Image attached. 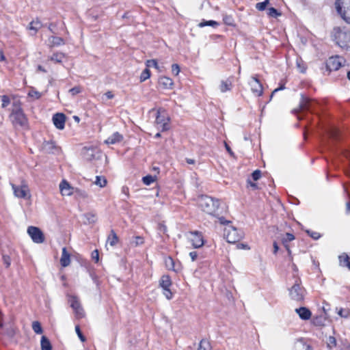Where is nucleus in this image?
<instances>
[{
    "label": "nucleus",
    "mask_w": 350,
    "mask_h": 350,
    "mask_svg": "<svg viewBox=\"0 0 350 350\" xmlns=\"http://www.w3.org/2000/svg\"><path fill=\"white\" fill-rule=\"evenodd\" d=\"M332 38L336 44L341 49L344 50L350 49V31L347 28H334Z\"/></svg>",
    "instance_id": "nucleus-1"
},
{
    "label": "nucleus",
    "mask_w": 350,
    "mask_h": 350,
    "mask_svg": "<svg viewBox=\"0 0 350 350\" xmlns=\"http://www.w3.org/2000/svg\"><path fill=\"white\" fill-rule=\"evenodd\" d=\"M198 205L201 209L210 215H213L219 208L218 200L213 199L211 197L202 196L198 199Z\"/></svg>",
    "instance_id": "nucleus-2"
},
{
    "label": "nucleus",
    "mask_w": 350,
    "mask_h": 350,
    "mask_svg": "<svg viewBox=\"0 0 350 350\" xmlns=\"http://www.w3.org/2000/svg\"><path fill=\"white\" fill-rule=\"evenodd\" d=\"M317 105L318 103L316 100L301 95L299 109H295L293 111L297 115V118L301 120L304 118L302 115L304 111H308L313 112Z\"/></svg>",
    "instance_id": "nucleus-3"
},
{
    "label": "nucleus",
    "mask_w": 350,
    "mask_h": 350,
    "mask_svg": "<svg viewBox=\"0 0 350 350\" xmlns=\"http://www.w3.org/2000/svg\"><path fill=\"white\" fill-rule=\"evenodd\" d=\"M170 118L165 110L159 109L157 110L155 120V124L158 130L166 131L170 129Z\"/></svg>",
    "instance_id": "nucleus-4"
},
{
    "label": "nucleus",
    "mask_w": 350,
    "mask_h": 350,
    "mask_svg": "<svg viewBox=\"0 0 350 350\" xmlns=\"http://www.w3.org/2000/svg\"><path fill=\"white\" fill-rule=\"evenodd\" d=\"M336 8L341 17L350 23V0H336Z\"/></svg>",
    "instance_id": "nucleus-5"
},
{
    "label": "nucleus",
    "mask_w": 350,
    "mask_h": 350,
    "mask_svg": "<svg viewBox=\"0 0 350 350\" xmlns=\"http://www.w3.org/2000/svg\"><path fill=\"white\" fill-rule=\"evenodd\" d=\"M301 284L300 279L297 278L293 286L289 289V295L291 299L295 301H301L304 297L305 290L301 286Z\"/></svg>",
    "instance_id": "nucleus-6"
},
{
    "label": "nucleus",
    "mask_w": 350,
    "mask_h": 350,
    "mask_svg": "<svg viewBox=\"0 0 350 350\" xmlns=\"http://www.w3.org/2000/svg\"><path fill=\"white\" fill-rule=\"evenodd\" d=\"M340 139L338 130L334 127L327 129L326 135L321 137V143L323 146H329V142L334 143Z\"/></svg>",
    "instance_id": "nucleus-7"
},
{
    "label": "nucleus",
    "mask_w": 350,
    "mask_h": 350,
    "mask_svg": "<svg viewBox=\"0 0 350 350\" xmlns=\"http://www.w3.org/2000/svg\"><path fill=\"white\" fill-rule=\"evenodd\" d=\"M11 186L15 197L25 199L31 198V196L30 190L26 183H23L21 186H16L14 184H11Z\"/></svg>",
    "instance_id": "nucleus-8"
},
{
    "label": "nucleus",
    "mask_w": 350,
    "mask_h": 350,
    "mask_svg": "<svg viewBox=\"0 0 350 350\" xmlns=\"http://www.w3.org/2000/svg\"><path fill=\"white\" fill-rule=\"evenodd\" d=\"M224 237L228 243H234L239 241L243 237V235L234 227L228 226L225 228Z\"/></svg>",
    "instance_id": "nucleus-9"
},
{
    "label": "nucleus",
    "mask_w": 350,
    "mask_h": 350,
    "mask_svg": "<svg viewBox=\"0 0 350 350\" xmlns=\"http://www.w3.org/2000/svg\"><path fill=\"white\" fill-rule=\"evenodd\" d=\"M77 318L81 319L85 317V312L80 301L75 296H70L68 300Z\"/></svg>",
    "instance_id": "nucleus-10"
},
{
    "label": "nucleus",
    "mask_w": 350,
    "mask_h": 350,
    "mask_svg": "<svg viewBox=\"0 0 350 350\" xmlns=\"http://www.w3.org/2000/svg\"><path fill=\"white\" fill-rule=\"evenodd\" d=\"M27 233L34 243H42L44 241V236L42 232L37 227H28Z\"/></svg>",
    "instance_id": "nucleus-11"
},
{
    "label": "nucleus",
    "mask_w": 350,
    "mask_h": 350,
    "mask_svg": "<svg viewBox=\"0 0 350 350\" xmlns=\"http://www.w3.org/2000/svg\"><path fill=\"white\" fill-rule=\"evenodd\" d=\"M345 62L343 59L339 56L331 57L327 62V68L329 70H337Z\"/></svg>",
    "instance_id": "nucleus-12"
},
{
    "label": "nucleus",
    "mask_w": 350,
    "mask_h": 350,
    "mask_svg": "<svg viewBox=\"0 0 350 350\" xmlns=\"http://www.w3.org/2000/svg\"><path fill=\"white\" fill-rule=\"evenodd\" d=\"M249 84L251 87L252 92L255 96H260L262 94V85L256 77H252L250 81L249 82Z\"/></svg>",
    "instance_id": "nucleus-13"
},
{
    "label": "nucleus",
    "mask_w": 350,
    "mask_h": 350,
    "mask_svg": "<svg viewBox=\"0 0 350 350\" xmlns=\"http://www.w3.org/2000/svg\"><path fill=\"white\" fill-rule=\"evenodd\" d=\"M60 193L63 196H70L75 193V187H73L66 180H63L59 185Z\"/></svg>",
    "instance_id": "nucleus-14"
},
{
    "label": "nucleus",
    "mask_w": 350,
    "mask_h": 350,
    "mask_svg": "<svg viewBox=\"0 0 350 350\" xmlns=\"http://www.w3.org/2000/svg\"><path fill=\"white\" fill-rule=\"evenodd\" d=\"M11 117L14 123L21 126H23L26 124L27 120L25 116L20 108L13 110Z\"/></svg>",
    "instance_id": "nucleus-15"
},
{
    "label": "nucleus",
    "mask_w": 350,
    "mask_h": 350,
    "mask_svg": "<svg viewBox=\"0 0 350 350\" xmlns=\"http://www.w3.org/2000/svg\"><path fill=\"white\" fill-rule=\"evenodd\" d=\"M189 234L190 236L189 239L191 242V244L193 246V247L198 248L204 245V239L200 233H199L197 231H195L190 232Z\"/></svg>",
    "instance_id": "nucleus-16"
},
{
    "label": "nucleus",
    "mask_w": 350,
    "mask_h": 350,
    "mask_svg": "<svg viewBox=\"0 0 350 350\" xmlns=\"http://www.w3.org/2000/svg\"><path fill=\"white\" fill-rule=\"evenodd\" d=\"M66 116L64 113H57L53 116V122L55 127L59 130L64 128Z\"/></svg>",
    "instance_id": "nucleus-17"
},
{
    "label": "nucleus",
    "mask_w": 350,
    "mask_h": 350,
    "mask_svg": "<svg viewBox=\"0 0 350 350\" xmlns=\"http://www.w3.org/2000/svg\"><path fill=\"white\" fill-rule=\"evenodd\" d=\"M42 150L46 153H55L61 152L62 148L57 146L54 142H46L42 146Z\"/></svg>",
    "instance_id": "nucleus-18"
},
{
    "label": "nucleus",
    "mask_w": 350,
    "mask_h": 350,
    "mask_svg": "<svg viewBox=\"0 0 350 350\" xmlns=\"http://www.w3.org/2000/svg\"><path fill=\"white\" fill-rule=\"evenodd\" d=\"M122 135L118 132H115L105 141V143L106 144H116L122 142Z\"/></svg>",
    "instance_id": "nucleus-19"
},
{
    "label": "nucleus",
    "mask_w": 350,
    "mask_h": 350,
    "mask_svg": "<svg viewBox=\"0 0 350 350\" xmlns=\"http://www.w3.org/2000/svg\"><path fill=\"white\" fill-rule=\"evenodd\" d=\"M70 255L68 252L66 247L62 249V254L60 258V263L62 267H66L70 265Z\"/></svg>",
    "instance_id": "nucleus-20"
},
{
    "label": "nucleus",
    "mask_w": 350,
    "mask_h": 350,
    "mask_svg": "<svg viewBox=\"0 0 350 350\" xmlns=\"http://www.w3.org/2000/svg\"><path fill=\"white\" fill-rule=\"evenodd\" d=\"M295 312L299 314V317L304 320H308L311 317V312L305 307L296 308Z\"/></svg>",
    "instance_id": "nucleus-21"
},
{
    "label": "nucleus",
    "mask_w": 350,
    "mask_h": 350,
    "mask_svg": "<svg viewBox=\"0 0 350 350\" xmlns=\"http://www.w3.org/2000/svg\"><path fill=\"white\" fill-rule=\"evenodd\" d=\"M159 83L164 89H171L173 85L172 79L167 77H161L159 79Z\"/></svg>",
    "instance_id": "nucleus-22"
},
{
    "label": "nucleus",
    "mask_w": 350,
    "mask_h": 350,
    "mask_svg": "<svg viewBox=\"0 0 350 350\" xmlns=\"http://www.w3.org/2000/svg\"><path fill=\"white\" fill-rule=\"evenodd\" d=\"M160 286L164 288H168L172 285V281L169 275H163L159 280Z\"/></svg>",
    "instance_id": "nucleus-23"
},
{
    "label": "nucleus",
    "mask_w": 350,
    "mask_h": 350,
    "mask_svg": "<svg viewBox=\"0 0 350 350\" xmlns=\"http://www.w3.org/2000/svg\"><path fill=\"white\" fill-rule=\"evenodd\" d=\"M49 42L50 43V46H58L64 44V40L60 38L57 36H51L49 38Z\"/></svg>",
    "instance_id": "nucleus-24"
},
{
    "label": "nucleus",
    "mask_w": 350,
    "mask_h": 350,
    "mask_svg": "<svg viewBox=\"0 0 350 350\" xmlns=\"http://www.w3.org/2000/svg\"><path fill=\"white\" fill-rule=\"evenodd\" d=\"M83 217L86 219V221H84L86 224H94L97 221V215L94 212L84 214Z\"/></svg>",
    "instance_id": "nucleus-25"
},
{
    "label": "nucleus",
    "mask_w": 350,
    "mask_h": 350,
    "mask_svg": "<svg viewBox=\"0 0 350 350\" xmlns=\"http://www.w3.org/2000/svg\"><path fill=\"white\" fill-rule=\"evenodd\" d=\"M42 27V24L38 20L32 21L29 23V29L33 31V34L36 33L38 29Z\"/></svg>",
    "instance_id": "nucleus-26"
},
{
    "label": "nucleus",
    "mask_w": 350,
    "mask_h": 350,
    "mask_svg": "<svg viewBox=\"0 0 350 350\" xmlns=\"http://www.w3.org/2000/svg\"><path fill=\"white\" fill-rule=\"evenodd\" d=\"M40 345L42 350H51L52 349L49 340L45 336H42Z\"/></svg>",
    "instance_id": "nucleus-27"
},
{
    "label": "nucleus",
    "mask_w": 350,
    "mask_h": 350,
    "mask_svg": "<svg viewBox=\"0 0 350 350\" xmlns=\"http://www.w3.org/2000/svg\"><path fill=\"white\" fill-rule=\"evenodd\" d=\"M232 88V81L230 79H227L226 81H222L221 82L219 89L221 92H225L228 91Z\"/></svg>",
    "instance_id": "nucleus-28"
},
{
    "label": "nucleus",
    "mask_w": 350,
    "mask_h": 350,
    "mask_svg": "<svg viewBox=\"0 0 350 350\" xmlns=\"http://www.w3.org/2000/svg\"><path fill=\"white\" fill-rule=\"evenodd\" d=\"M65 57V55L62 53H55L53 54L51 56L49 57V60L54 62L55 63H60L62 62L63 59Z\"/></svg>",
    "instance_id": "nucleus-29"
},
{
    "label": "nucleus",
    "mask_w": 350,
    "mask_h": 350,
    "mask_svg": "<svg viewBox=\"0 0 350 350\" xmlns=\"http://www.w3.org/2000/svg\"><path fill=\"white\" fill-rule=\"evenodd\" d=\"M107 179L105 178V176H96V180L94 182V183L96 185L99 186L100 187H105L106 185H107Z\"/></svg>",
    "instance_id": "nucleus-30"
},
{
    "label": "nucleus",
    "mask_w": 350,
    "mask_h": 350,
    "mask_svg": "<svg viewBox=\"0 0 350 350\" xmlns=\"http://www.w3.org/2000/svg\"><path fill=\"white\" fill-rule=\"evenodd\" d=\"M118 241V237L113 230L111 231L110 235L108 237L107 242L111 246H114Z\"/></svg>",
    "instance_id": "nucleus-31"
},
{
    "label": "nucleus",
    "mask_w": 350,
    "mask_h": 350,
    "mask_svg": "<svg viewBox=\"0 0 350 350\" xmlns=\"http://www.w3.org/2000/svg\"><path fill=\"white\" fill-rule=\"evenodd\" d=\"M165 264L167 269L169 270H174L177 271L175 268V264L174 260L171 257H167L165 260Z\"/></svg>",
    "instance_id": "nucleus-32"
},
{
    "label": "nucleus",
    "mask_w": 350,
    "mask_h": 350,
    "mask_svg": "<svg viewBox=\"0 0 350 350\" xmlns=\"http://www.w3.org/2000/svg\"><path fill=\"white\" fill-rule=\"evenodd\" d=\"M295 239V236L291 233H286L284 237L282 239V244L284 245H288V242L292 241Z\"/></svg>",
    "instance_id": "nucleus-33"
},
{
    "label": "nucleus",
    "mask_w": 350,
    "mask_h": 350,
    "mask_svg": "<svg viewBox=\"0 0 350 350\" xmlns=\"http://www.w3.org/2000/svg\"><path fill=\"white\" fill-rule=\"evenodd\" d=\"M211 345L206 340H202L200 342L198 350H211Z\"/></svg>",
    "instance_id": "nucleus-34"
},
{
    "label": "nucleus",
    "mask_w": 350,
    "mask_h": 350,
    "mask_svg": "<svg viewBox=\"0 0 350 350\" xmlns=\"http://www.w3.org/2000/svg\"><path fill=\"white\" fill-rule=\"evenodd\" d=\"M336 346V340L334 336H329L327 340V347L329 350L333 349Z\"/></svg>",
    "instance_id": "nucleus-35"
},
{
    "label": "nucleus",
    "mask_w": 350,
    "mask_h": 350,
    "mask_svg": "<svg viewBox=\"0 0 350 350\" xmlns=\"http://www.w3.org/2000/svg\"><path fill=\"white\" fill-rule=\"evenodd\" d=\"M32 329L36 334H40L42 333V328L38 321H33L32 323Z\"/></svg>",
    "instance_id": "nucleus-36"
},
{
    "label": "nucleus",
    "mask_w": 350,
    "mask_h": 350,
    "mask_svg": "<svg viewBox=\"0 0 350 350\" xmlns=\"http://www.w3.org/2000/svg\"><path fill=\"white\" fill-rule=\"evenodd\" d=\"M156 180V177L154 176L148 175L143 178V183L146 185H150L151 183H154Z\"/></svg>",
    "instance_id": "nucleus-37"
},
{
    "label": "nucleus",
    "mask_w": 350,
    "mask_h": 350,
    "mask_svg": "<svg viewBox=\"0 0 350 350\" xmlns=\"http://www.w3.org/2000/svg\"><path fill=\"white\" fill-rule=\"evenodd\" d=\"M150 76V72L149 70V69L148 68H146L145 70H143V72H142L141 75H140V81L141 82H143L144 81H146V79H148Z\"/></svg>",
    "instance_id": "nucleus-38"
},
{
    "label": "nucleus",
    "mask_w": 350,
    "mask_h": 350,
    "mask_svg": "<svg viewBox=\"0 0 350 350\" xmlns=\"http://www.w3.org/2000/svg\"><path fill=\"white\" fill-rule=\"evenodd\" d=\"M144 243V239L141 237H135L134 240L131 241V244L133 246L137 247L138 245H142Z\"/></svg>",
    "instance_id": "nucleus-39"
},
{
    "label": "nucleus",
    "mask_w": 350,
    "mask_h": 350,
    "mask_svg": "<svg viewBox=\"0 0 350 350\" xmlns=\"http://www.w3.org/2000/svg\"><path fill=\"white\" fill-rule=\"evenodd\" d=\"M0 102H1V107H6L10 103V100L8 96H0Z\"/></svg>",
    "instance_id": "nucleus-40"
},
{
    "label": "nucleus",
    "mask_w": 350,
    "mask_h": 350,
    "mask_svg": "<svg viewBox=\"0 0 350 350\" xmlns=\"http://www.w3.org/2000/svg\"><path fill=\"white\" fill-rule=\"evenodd\" d=\"M267 14L269 16L276 18L278 16L280 15V13L278 12V11L275 8H269L267 10Z\"/></svg>",
    "instance_id": "nucleus-41"
},
{
    "label": "nucleus",
    "mask_w": 350,
    "mask_h": 350,
    "mask_svg": "<svg viewBox=\"0 0 350 350\" xmlns=\"http://www.w3.org/2000/svg\"><path fill=\"white\" fill-rule=\"evenodd\" d=\"M218 25V23L215 21H208L205 22H202L199 24V26L202 27L204 26H212L217 27Z\"/></svg>",
    "instance_id": "nucleus-42"
},
{
    "label": "nucleus",
    "mask_w": 350,
    "mask_h": 350,
    "mask_svg": "<svg viewBox=\"0 0 350 350\" xmlns=\"http://www.w3.org/2000/svg\"><path fill=\"white\" fill-rule=\"evenodd\" d=\"M28 96L35 99H38L41 97V93L35 90H31L28 93Z\"/></svg>",
    "instance_id": "nucleus-43"
},
{
    "label": "nucleus",
    "mask_w": 350,
    "mask_h": 350,
    "mask_svg": "<svg viewBox=\"0 0 350 350\" xmlns=\"http://www.w3.org/2000/svg\"><path fill=\"white\" fill-rule=\"evenodd\" d=\"M269 4L268 1H265L263 2L258 3L256 5V8L260 11L264 10L267 5Z\"/></svg>",
    "instance_id": "nucleus-44"
},
{
    "label": "nucleus",
    "mask_w": 350,
    "mask_h": 350,
    "mask_svg": "<svg viewBox=\"0 0 350 350\" xmlns=\"http://www.w3.org/2000/svg\"><path fill=\"white\" fill-rule=\"evenodd\" d=\"M339 260L340 264L346 265L347 262H349V256L347 254H343L339 256Z\"/></svg>",
    "instance_id": "nucleus-45"
},
{
    "label": "nucleus",
    "mask_w": 350,
    "mask_h": 350,
    "mask_svg": "<svg viewBox=\"0 0 350 350\" xmlns=\"http://www.w3.org/2000/svg\"><path fill=\"white\" fill-rule=\"evenodd\" d=\"M75 193L77 194L79 197L83 198H86L88 197V194L85 191L77 188L75 189Z\"/></svg>",
    "instance_id": "nucleus-46"
},
{
    "label": "nucleus",
    "mask_w": 350,
    "mask_h": 350,
    "mask_svg": "<svg viewBox=\"0 0 350 350\" xmlns=\"http://www.w3.org/2000/svg\"><path fill=\"white\" fill-rule=\"evenodd\" d=\"M146 66L148 67H154L158 68V64L155 59H150L146 62Z\"/></svg>",
    "instance_id": "nucleus-47"
},
{
    "label": "nucleus",
    "mask_w": 350,
    "mask_h": 350,
    "mask_svg": "<svg viewBox=\"0 0 350 350\" xmlns=\"http://www.w3.org/2000/svg\"><path fill=\"white\" fill-rule=\"evenodd\" d=\"M81 91V89L80 87H74L72 88H71L70 90H69V92L72 95V96H75V95H77L79 93H80Z\"/></svg>",
    "instance_id": "nucleus-48"
},
{
    "label": "nucleus",
    "mask_w": 350,
    "mask_h": 350,
    "mask_svg": "<svg viewBox=\"0 0 350 350\" xmlns=\"http://www.w3.org/2000/svg\"><path fill=\"white\" fill-rule=\"evenodd\" d=\"M3 261L6 267H9L11 264V260L9 256L3 255Z\"/></svg>",
    "instance_id": "nucleus-49"
},
{
    "label": "nucleus",
    "mask_w": 350,
    "mask_h": 350,
    "mask_svg": "<svg viewBox=\"0 0 350 350\" xmlns=\"http://www.w3.org/2000/svg\"><path fill=\"white\" fill-rule=\"evenodd\" d=\"M163 290V295L165 296V297L167 299H170L172 298V293L171 292L170 288H164Z\"/></svg>",
    "instance_id": "nucleus-50"
},
{
    "label": "nucleus",
    "mask_w": 350,
    "mask_h": 350,
    "mask_svg": "<svg viewBox=\"0 0 350 350\" xmlns=\"http://www.w3.org/2000/svg\"><path fill=\"white\" fill-rule=\"evenodd\" d=\"M252 178L254 179V180H258L260 176H261V172L260 170H255L252 174Z\"/></svg>",
    "instance_id": "nucleus-51"
},
{
    "label": "nucleus",
    "mask_w": 350,
    "mask_h": 350,
    "mask_svg": "<svg viewBox=\"0 0 350 350\" xmlns=\"http://www.w3.org/2000/svg\"><path fill=\"white\" fill-rule=\"evenodd\" d=\"M172 73H174L175 75H178L179 72H180V67L178 64H173L172 66Z\"/></svg>",
    "instance_id": "nucleus-52"
},
{
    "label": "nucleus",
    "mask_w": 350,
    "mask_h": 350,
    "mask_svg": "<svg viewBox=\"0 0 350 350\" xmlns=\"http://www.w3.org/2000/svg\"><path fill=\"white\" fill-rule=\"evenodd\" d=\"M75 331L78 335V336L79 337V338L81 339V341H85V337L83 336V334H81V330H80V328H79V325H77L75 327Z\"/></svg>",
    "instance_id": "nucleus-53"
},
{
    "label": "nucleus",
    "mask_w": 350,
    "mask_h": 350,
    "mask_svg": "<svg viewBox=\"0 0 350 350\" xmlns=\"http://www.w3.org/2000/svg\"><path fill=\"white\" fill-rule=\"evenodd\" d=\"M92 258L95 260L96 262H98L99 260V254L97 250H94L92 253Z\"/></svg>",
    "instance_id": "nucleus-54"
},
{
    "label": "nucleus",
    "mask_w": 350,
    "mask_h": 350,
    "mask_svg": "<svg viewBox=\"0 0 350 350\" xmlns=\"http://www.w3.org/2000/svg\"><path fill=\"white\" fill-rule=\"evenodd\" d=\"M307 233L310 234V236L313 238L314 239H318L320 237V234L319 232H310L309 230H307Z\"/></svg>",
    "instance_id": "nucleus-55"
},
{
    "label": "nucleus",
    "mask_w": 350,
    "mask_h": 350,
    "mask_svg": "<svg viewBox=\"0 0 350 350\" xmlns=\"http://www.w3.org/2000/svg\"><path fill=\"white\" fill-rule=\"evenodd\" d=\"M121 191L123 194H124L126 197L129 196V187L126 186H123L121 189Z\"/></svg>",
    "instance_id": "nucleus-56"
},
{
    "label": "nucleus",
    "mask_w": 350,
    "mask_h": 350,
    "mask_svg": "<svg viewBox=\"0 0 350 350\" xmlns=\"http://www.w3.org/2000/svg\"><path fill=\"white\" fill-rule=\"evenodd\" d=\"M189 256L192 260V261H195L198 256V253L196 252H191L189 253Z\"/></svg>",
    "instance_id": "nucleus-57"
},
{
    "label": "nucleus",
    "mask_w": 350,
    "mask_h": 350,
    "mask_svg": "<svg viewBox=\"0 0 350 350\" xmlns=\"http://www.w3.org/2000/svg\"><path fill=\"white\" fill-rule=\"evenodd\" d=\"M83 150L85 151H92V152L96 151L95 148L92 146H85L83 148Z\"/></svg>",
    "instance_id": "nucleus-58"
},
{
    "label": "nucleus",
    "mask_w": 350,
    "mask_h": 350,
    "mask_svg": "<svg viewBox=\"0 0 350 350\" xmlns=\"http://www.w3.org/2000/svg\"><path fill=\"white\" fill-rule=\"evenodd\" d=\"M105 96L108 98V99H111L113 98L114 95L112 93V92L111 91H108L105 94Z\"/></svg>",
    "instance_id": "nucleus-59"
},
{
    "label": "nucleus",
    "mask_w": 350,
    "mask_h": 350,
    "mask_svg": "<svg viewBox=\"0 0 350 350\" xmlns=\"http://www.w3.org/2000/svg\"><path fill=\"white\" fill-rule=\"evenodd\" d=\"M159 230L163 233H165L167 231V227L165 225L160 224L159 225Z\"/></svg>",
    "instance_id": "nucleus-60"
},
{
    "label": "nucleus",
    "mask_w": 350,
    "mask_h": 350,
    "mask_svg": "<svg viewBox=\"0 0 350 350\" xmlns=\"http://www.w3.org/2000/svg\"><path fill=\"white\" fill-rule=\"evenodd\" d=\"M273 253L276 254L279 250V247H278L277 243L274 242L273 244Z\"/></svg>",
    "instance_id": "nucleus-61"
},
{
    "label": "nucleus",
    "mask_w": 350,
    "mask_h": 350,
    "mask_svg": "<svg viewBox=\"0 0 350 350\" xmlns=\"http://www.w3.org/2000/svg\"><path fill=\"white\" fill-rule=\"evenodd\" d=\"M338 315H340V317H345V318L347 317V314H344V310H343V309H340V310L338 312Z\"/></svg>",
    "instance_id": "nucleus-62"
},
{
    "label": "nucleus",
    "mask_w": 350,
    "mask_h": 350,
    "mask_svg": "<svg viewBox=\"0 0 350 350\" xmlns=\"http://www.w3.org/2000/svg\"><path fill=\"white\" fill-rule=\"evenodd\" d=\"M186 161L188 164H194L196 163V160L193 159H186Z\"/></svg>",
    "instance_id": "nucleus-63"
},
{
    "label": "nucleus",
    "mask_w": 350,
    "mask_h": 350,
    "mask_svg": "<svg viewBox=\"0 0 350 350\" xmlns=\"http://www.w3.org/2000/svg\"><path fill=\"white\" fill-rule=\"evenodd\" d=\"M37 71H41V72H46V70H45V68L44 67H42V66H40V65L38 66Z\"/></svg>",
    "instance_id": "nucleus-64"
}]
</instances>
